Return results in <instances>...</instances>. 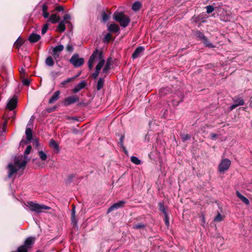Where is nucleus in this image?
Returning a JSON list of instances; mask_svg holds the SVG:
<instances>
[{"mask_svg": "<svg viewBox=\"0 0 252 252\" xmlns=\"http://www.w3.org/2000/svg\"><path fill=\"white\" fill-rule=\"evenodd\" d=\"M96 62L97 63V64L95 67V70L92 74L94 79H96L98 77L99 71L105 63L102 52L99 51L97 49L93 53L88 61V67L90 70L93 68L94 63Z\"/></svg>", "mask_w": 252, "mask_h": 252, "instance_id": "nucleus-1", "label": "nucleus"}, {"mask_svg": "<svg viewBox=\"0 0 252 252\" xmlns=\"http://www.w3.org/2000/svg\"><path fill=\"white\" fill-rule=\"evenodd\" d=\"M26 163L27 161L26 160L20 161L18 158H15L14 164L9 163L8 165V177L9 178H11L12 175L17 172L18 169L25 167Z\"/></svg>", "mask_w": 252, "mask_h": 252, "instance_id": "nucleus-2", "label": "nucleus"}, {"mask_svg": "<svg viewBox=\"0 0 252 252\" xmlns=\"http://www.w3.org/2000/svg\"><path fill=\"white\" fill-rule=\"evenodd\" d=\"M113 18L124 28L127 27L130 22L129 17L122 12H115L113 14Z\"/></svg>", "mask_w": 252, "mask_h": 252, "instance_id": "nucleus-3", "label": "nucleus"}, {"mask_svg": "<svg viewBox=\"0 0 252 252\" xmlns=\"http://www.w3.org/2000/svg\"><path fill=\"white\" fill-rule=\"evenodd\" d=\"M26 206L31 211L36 213L44 212V210H50L51 208L44 204H40L32 201H28Z\"/></svg>", "mask_w": 252, "mask_h": 252, "instance_id": "nucleus-4", "label": "nucleus"}, {"mask_svg": "<svg viewBox=\"0 0 252 252\" xmlns=\"http://www.w3.org/2000/svg\"><path fill=\"white\" fill-rule=\"evenodd\" d=\"M231 165V161L227 158L221 160L219 165L218 170L220 173H223L227 171Z\"/></svg>", "mask_w": 252, "mask_h": 252, "instance_id": "nucleus-5", "label": "nucleus"}, {"mask_svg": "<svg viewBox=\"0 0 252 252\" xmlns=\"http://www.w3.org/2000/svg\"><path fill=\"white\" fill-rule=\"evenodd\" d=\"M70 62L74 65V66L78 67L83 64L84 60L83 58H79L78 55L74 54L70 59Z\"/></svg>", "mask_w": 252, "mask_h": 252, "instance_id": "nucleus-6", "label": "nucleus"}, {"mask_svg": "<svg viewBox=\"0 0 252 252\" xmlns=\"http://www.w3.org/2000/svg\"><path fill=\"white\" fill-rule=\"evenodd\" d=\"M79 101V97L76 95H72L65 98L63 104L67 106Z\"/></svg>", "mask_w": 252, "mask_h": 252, "instance_id": "nucleus-7", "label": "nucleus"}, {"mask_svg": "<svg viewBox=\"0 0 252 252\" xmlns=\"http://www.w3.org/2000/svg\"><path fill=\"white\" fill-rule=\"evenodd\" d=\"M125 203L126 202L123 200L120 201L116 203H114L108 209L107 213H109L114 210L123 207Z\"/></svg>", "mask_w": 252, "mask_h": 252, "instance_id": "nucleus-8", "label": "nucleus"}, {"mask_svg": "<svg viewBox=\"0 0 252 252\" xmlns=\"http://www.w3.org/2000/svg\"><path fill=\"white\" fill-rule=\"evenodd\" d=\"M64 46L63 45H59L53 48L52 50V55L55 58V59H56V58L59 57V53L62 52Z\"/></svg>", "mask_w": 252, "mask_h": 252, "instance_id": "nucleus-9", "label": "nucleus"}, {"mask_svg": "<svg viewBox=\"0 0 252 252\" xmlns=\"http://www.w3.org/2000/svg\"><path fill=\"white\" fill-rule=\"evenodd\" d=\"M17 100L16 98L13 97L8 102L6 107L10 111L13 110L16 107Z\"/></svg>", "mask_w": 252, "mask_h": 252, "instance_id": "nucleus-10", "label": "nucleus"}, {"mask_svg": "<svg viewBox=\"0 0 252 252\" xmlns=\"http://www.w3.org/2000/svg\"><path fill=\"white\" fill-rule=\"evenodd\" d=\"M35 241V238L33 237H28L25 241L24 244L23 245L26 248L30 250L32 248V245L34 244Z\"/></svg>", "mask_w": 252, "mask_h": 252, "instance_id": "nucleus-11", "label": "nucleus"}, {"mask_svg": "<svg viewBox=\"0 0 252 252\" xmlns=\"http://www.w3.org/2000/svg\"><path fill=\"white\" fill-rule=\"evenodd\" d=\"M244 101L242 98H237L234 100V104L230 107V110H232L236 107L243 105Z\"/></svg>", "mask_w": 252, "mask_h": 252, "instance_id": "nucleus-12", "label": "nucleus"}, {"mask_svg": "<svg viewBox=\"0 0 252 252\" xmlns=\"http://www.w3.org/2000/svg\"><path fill=\"white\" fill-rule=\"evenodd\" d=\"M144 51V48L143 47L140 46L137 48L134 51V53H133L132 55V58L133 59L137 58L141 55V54Z\"/></svg>", "mask_w": 252, "mask_h": 252, "instance_id": "nucleus-13", "label": "nucleus"}, {"mask_svg": "<svg viewBox=\"0 0 252 252\" xmlns=\"http://www.w3.org/2000/svg\"><path fill=\"white\" fill-rule=\"evenodd\" d=\"M49 146L53 149L55 152L58 153L60 152L59 144L53 139H51L49 142Z\"/></svg>", "mask_w": 252, "mask_h": 252, "instance_id": "nucleus-14", "label": "nucleus"}, {"mask_svg": "<svg viewBox=\"0 0 252 252\" xmlns=\"http://www.w3.org/2000/svg\"><path fill=\"white\" fill-rule=\"evenodd\" d=\"M86 85V83L83 81L78 84L72 90L73 93H76L80 91L81 89L85 88Z\"/></svg>", "mask_w": 252, "mask_h": 252, "instance_id": "nucleus-15", "label": "nucleus"}, {"mask_svg": "<svg viewBox=\"0 0 252 252\" xmlns=\"http://www.w3.org/2000/svg\"><path fill=\"white\" fill-rule=\"evenodd\" d=\"M26 135L27 139L28 141H31L32 138V132L31 127H30V123L27 125L26 129Z\"/></svg>", "mask_w": 252, "mask_h": 252, "instance_id": "nucleus-16", "label": "nucleus"}, {"mask_svg": "<svg viewBox=\"0 0 252 252\" xmlns=\"http://www.w3.org/2000/svg\"><path fill=\"white\" fill-rule=\"evenodd\" d=\"M108 30L112 32H120V28L116 24H110L108 27Z\"/></svg>", "mask_w": 252, "mask_h": 252, "instance_id": "nucleus-17", "label": "nucleus"}, {"mask_svg": "<svg viewBox=\"0 0 252 252\" xmlns=\"http://www.w3.org/2000/svg\"><path fill=\"white\" fill-rule=\"evenodd\" d=\"M60 91H56L53 95L52 96V97L50 98V99L49 100V103H53L56 100H57L59 97H60Z\"/></svg>", "mask_w": 252, "mask_h": 252, "instance_id": "nucleus-18", "label": "nucleus"}, {"mask_svg": "<svg viewBox=\"0 0 252 252\" xmlns=\"http://www.w3.org/2000/svg\"><path fill=\"white\" fill-rule=\"evenodd\" d=\"M236 195L237 197L245 204L246 205H249L250 203L249 200L246 197L242 195L240 192L238 191H237L236 192Z\"/></svg>", "mask_w": 252, "mask_h": 252, "instance_id": "nucleus-19", "label": "nucleus"}, {"mask_svg": "<svg viewBox=\"0 0 252 252\" xmlns=\"http://www.w3.org/2000/svg\"><path fill=\"white\" fill-rule=\"evenodd\" d=\"M40 38L39 35L35 33H32L30 35L29 40L31 42H35L38 41Z\"/></svg>", "mask_w": 252, "mask_h": 252, "instance_id": "nucleus-20", "label": "nucleus"}, {"mask_svg": "<svg viewBox=\"0 0 252 252\" xmlns=\"http://www.w3.org/2000/svg\"><path fill=\"white\" fill-rule=\"evenodd\" d=\"M171 89L169 87L162 88L159 90V94L160 96H164L169 93Z\"/></svg>", "mask_w": 252, "mask_h": 252, "instance_id": "nucleus-21", "label": "nucleus"}, {"mask_svg": "<svg viewBox=\"0 0 252 252\" xmlns=\"http://www.w3.org/2000/svg\"><path fill=\"white\" fill-rule=\"evenodd\" d=\"M60 20V17L56 14H52L49 18V21L52 23H55L58 22Z\"/></svg>", "mask_w": 252, "mask_h": 252, "instance_id": "nucleus-22", "label": "nucleus"}, {"mask_svg": "<svg viewBox=\"0 0 252 252\" xmlns=\"http://www.w3.org/2000/svg\"><path fill=\"white\" fill-rule=\"evenodd\" d=\"M45 63L48 66H52L54 64V61L51 56L48 57L45 60Z\"/></svg>", "mask_w": 252, "mask_h": 252, "instance_id": "nucleus-23", "label": "nucleus"}, {"mask_svg": "<svg viewBox=\"0 0 252 252\" xmlns=\"http://www.w3.org/2000/svg\"><path fill=\"white\" fill-rule=\"evenodd\" d=\"M141 6V4L139 1H135L134 2L132 5V9L134 11H137L138 10Z\"/></svg>", "mask_w": 252, "mask_h": 252, "instance_id": "nucleus-24", "label": "nucleus"}, {"mask_svg": "<svg viewBox=\"0 0 252 252\" xmlns=\"http://www.w3.org/2000/svg\"><path fill=\"white\" fill-rule=\"evenodd\" d=\"M43 16L45 18H47L49 17V13L47 11V6L45 4H43L42 6Z\"/></svg>", "mask_w": 252, "mask_h": 252, "instance_id": "nucleus-25", "label": "nucleus"}, {"mask_svg": "<svg viewBox=\"0 0 252 252\" xmlns=\"http://www.w3.org/2000/svg\"><path fill=\"white\" fill-rule=\"evenodd\" d=\"M104 80L102 78H100L97 84V90H100L103 87Z\"/></svg>", "mask_w": 252, "mask_h": 252, "instance_id": "nucleus-26", "label": "nucleus"}, {"mask_svg": "<svg viewBox=\"0 0 252 252\" xmlns=\"http://www.w3.org/2000/svg\"><path fill=\"white\" fill-rule=\"evenodd\" d=\"M58 30L61 32H63L65 30V23L63 21H61L58 27Z\"/></svg>", "mask_w": 252, "mask_h": 252, "instance_id": "nucleus-27", "label": "nucleus"}, {"mask_svg": "<svg viewBox=\"0 0 252 252\" xmlns=\"http://www.w3.org/2000/svg\"><path fill=\"white\" fill-rule=\"evenodd\" d=\"M38 153L41 160L45 161L47 159V155L43 151H39Z\"/></svg>", "mask_w": 252, "mask_h": 252, "instance_id": "nucleus-28", "label": "nucleus"}, {"mask_svg": "<svg viewBox=\"0 0 252 252\" xmlns=\"http://www.w3.org/2000/svg\"><path fill=\"white\" fill-rule=\"evenodd\" d=\"M202 40H203V43L206 47H208L209 48H213L215 47L213 45V44H212L211 43H210L209 42V41L207 39V38L206 37L205 38H204V39Z\"/></svg>", "mask_w": 252, "mask_h": 252, "instance_id": "nucleus-29", "label": "nucleus"}, {"mask_svg": "<svg viewBox=\"0 0 252 252\" xmlns=\"http://www.w3.org/2000/svg\"><path fill=\"white\" fill-rule=\"evenodd\" d=\"M183 100V96L181 93L179 94V99H174L173 100V103L174 105H178L179 102H182Z\"/></svg>", "mask_w": 252, "mask_h": 252, "instance_id": "nucleus-30", "label": "nucleus"}, {"mask_svg": "<svg viewBox=\"0 0 252 252\" xmlns=\"http://www.w3.org/2000/svg\"><path fill=\"white\" fill-rule=\"evenodd\" d=\"M130 160L132 163L136 165H139L141 163V161L137 157L134 156H132L131 157Z\"/></svg>", "mask_w": 252, "mask_h": 252, "instance_id": "nucleus-31", "label": "nucleus"}, {"mask_svg": "<svg viewBox=\"0 0 252 252\" xmlns=\"http://www.w3.org/2000/svg\"><path fill=\"white\" fill-rule=\"evenodd\" d=\"M74 79V77H72V78H67L66 80L63 81L60 84V87H64V86L67 84V83H68L70 82H71L73 79Z\"/></svg>", "mask_w": 252, "mask_h": 252, "instance_id": "nucleus-32", "label": "nucleus"}, {"mask_svg": "<svg viewBox=\"0 0 252 252\" xmlns=\"http://www.w3.org/2000/svg\"><path fill=\"white\" fill-rule=\"evenodd\" d=\"M110 68V63H109V61L108 60L106 62V63L105 65L104 66V68H103V72L104 73H106L108 71Z\"/></svg>", "mask_w": 252, "mask_h": 252, "instance_id": "nucleus-33", "label": "nucleus"}, {"mask_svg": "<svg viewBox=\"0 0 252 252\" xmlns=\"http://www.w3.org/2000/svg\"><path fill=\"white\" fill-rule=\"evenodd\" d=\"M145 225L144 224L140 223L134 224L133 226V228L134 229H139L144 228L145 227Z\"/></svg>", "mask_w": 252, "mask_h": 252, "instance_id": "nucleus-34", "label": "nucleus"}, {"mask_svg": "<svg viewBox=\"0 0 252 252\" xmlns=\"http://www.w3.org/2000/svg\"><path fill=\"white\" fill-rule=\"evenodd\" d=\"M29 249L24 246H21L17 249V252H28Z\"/></svg>", "mask_w": 252, "mask_h": 252, "instance_id": "nucleus-35", "label": "nucleus"}, {"mask_svg": "<svg viewBox=\"0 0 252 252\" xmlns=\"http://www.w3.org/2000/svg\"><path fill=\"white\" fill-rule=\"evenodd\" d=\"M159 209L164 215L167 214L164 205L161 203H159Z\"/></svg>", "mask_w": 252, "mask_h": 252, "instance_id": "nucleus-36", "label": "nucleus"}, {"mask_svg": "<svg viewBox=\"0 0 252 252\" xmlns=\"http://www.w3.org/2000/svg\"><path fill=\"white\" fill-rule=\"evenodd\" d=\"M32 149V148L31 145H29L27 146V147L26 148V149L24 152V154H25V157H26V156L29 155L31 153Z\"/></svg>", "mask_w": 252, "mask_h": 252, "instance_id": "nucleus-37", "label": "nucleus"}, {"mask_svg": "<svg viewBox=\"0 0 252 252\" xmlns=\"http://www.w3.org/2000/svg\"><path fill=\"white\" fill-rule=\"evenodd\" d=\"M102 20L104 22H106L109 20V16L105 12H103L102 14Z\"/></svg>", "mask_w": 252, "mask_h": 252, "instance_id": "nucleus-38", "label": "nucleus"}, {"mask_svg": "<svg viewBox=\"0 0 252 252\" xmlns=\"http://www.w3.org/2000/svg\"><path fill=\"white\" fill-rule=\"evenodd\" d=\"M207 13L209 14L212 13L214 10V8L212 5H208L206 6Z\"/></svg>", "mask_w": 252, "mask_h": 252, "instance_id": "nucleus-39", "label": "nucleus"}, {"mask_svg": "<svg viewBox=\"0 0 252 252\" xmlns=\"http://www.w3.org/2000/svg\"><path fill=\"white\" fill-rule=\"evenodd\" d=\"M195 35L197 37L199 38L200 39H202V40H203L204 39V38L205 37V36L204 35L203 33L199 31L197 32H196Z\"/></svg>", "mask_w": 252, "mask_h": 252, "instance_id": "nucleus-40", "label": "nucleus"}, {"mask_svg": "<svg viewBox=\"0 0 252 252\" xmlns=\"http://www.w3.org/2000/svg\"><path fill=\"white\" fill-rule=\"evenodd\" d=\"M112 38V35L110 33H107L105 35L104 38V42H109Z\"/></svg>", "mask_w": 252, "mask_h": 252, "instance_id": "nucleus-41", "label": "nucleus"}, {"mask_svg": "<svg viewBox=\"0 0 252 252\" xmlns=\"http://www.w3.org/2000/svg\"><path fill=\"white\" fill-rule=\"evenodd\" d=\"M75 208L73 207L71 210L72 221L73 223H76V222L75 221Z\"/></svg>", "mask_w": 252, "mask_h": 252, "instance_id": "nucleus-42", "label": "nucleus"}, {"mask_svg": "<svg viewBox=\"0 0 252 252\" xmlns=\"http://www.w3.org/2000/svg\"><path fill=\"white\" fill-rule=\"evenodd\" d=\"M48 29V24H45L43 26V27L42 29L41 33L42 34H44L46 33L47 30Z\"/></svg>", "mask_w": 252, "mask_h": 252, "instance_id": "nucleus-43", "label": "nucleus"}, {"mask_svg": "<svg viewBox=\"0 0 252 252\" xmlns=\"http://www.w3.org/2000/svg\"><path fill=\"white\" fill-rule=\"evenodd\" d=\"M22 44H23V41L22 39H20V38H18L15 43V45L16 46H17V47L21 46Z\"/></svg>", "mask_w": 252, "mask_h": 252, "instance_id": "nucleus-44", "label": "nucleus"}, {"mask_svg": "<svg viewBox=\"0 0 252 252\" xmlns=\"http://www.w3.org/2000/svg\"><path fill=\"white\" fill-rule=\"evenodd\" d=\"M164 220L166 225L168 226L169 225V221L167 214L164 215Z\"/></svg>", "mask_w": 252, "mask_h": 252, "instance_id": "nucleus-45", "label": "nucleus"}, {"mask_svg": "<svg viewBox=\"0 0 252 252\" xmlns=\"http://www.w3.org/2000/svg\"><path fill=\"white\" fill-rule=\"evenodd\" d=\"M222 220H223V218H222V216L220 214H218V215L216 216V217L215 219V220L217 221H221Z\"/></svg>", "mask_w": 252, "mask_h": 252, "instance_id": "nucleus-46", "label": "nucleus"}, {"mask_svg": "<svg viewBox=\"0 0 252 252\" xmlns=\"http://www.w3.org/2000/svg\"><path fill=\"white\" fill-rule=\"evenodd\" d=\"M66 50L68 52H72L73 48L71 44H68L66 47Z\"/></svg>", "mask_w": 252, "mask_h": 252, "instance_id": "nucleus-47", "label": "nucleus"}, {"mask_svg": "<svg viewBox=\"0 0 252 252\" xmlns=\"http://www.w3.org/2000/svg\"><path fill=\"white\" fill-rule=\"evenodd\" d=\"M125 136L124 135H122L120 138V144L121 147H122L124 150H125V148L123 146V140L124 139Z\"/></svg>", "mask_w": 252, "mask_h": 252, "instance_id": "nucleus-48", "label": "nucleus"}, {"mask_svg": "<svg viewBox=\"0 0 252 252\" xmlns=\"http://www.w3.org/2000/svg\"><path fill=\"white\" fill-rule=\"evenodd\" d=\"M189 138L190 136L188 134H185L182 136V139L184 141L189 140Z\"/></svg>", "mask_w": 252, "mask_h": 252, "instance_id": "nucleus-49", "label": "nucleus"}, {"mask_svg": "<svg viewBox=\"0 0 252 252\" xmlns=\"http://www.w3.org/2000/svg\"><path fill=\"white\" fill-rule=\"evenodd\" d=\"M23 83L25 85L29 86L30 84V81L28 79H24L23 81Z\"/></svg>", "mask_w": 252, "mask_h": 252, "instance_id": "nucleus-50", "label": "nucleus"}, {"mask_svg": "<svg viewBox=\"0 0 252 252\" xmlns=\"http://www.w3.org/2000/svg\"><path fill=\"white\" fill-rule=\"evenodd\" d=\"M70 19V16L68 14H65L63 17V21Z\"/></svg>", "mask_w": 252, "mask_h": 252, "instance_id": "nucleus-51", "label": "nucleus"}, {"mask_svg": "<svg viewBox=\"0 0 252 252\" xmlns=\"http://www.w3.org/2000/svg\"><path fill=\"white\" fill-rule=\"evenodd\" d=\"M56 10L58 11H63V7L62 6H57L56 8Z\"/></svg>", "mask_w": 252, "mask_h": 252, "instance_id": "nucleus-52", "label": "nucleus"}, {"mask_svg": "<svg viewBox=\"0 0 252 252\" xmlns=\"http://www.w3.org/2000/svg\"><path fill=\"white\" fill-rule=\"evenodd\" d=\"M210 136H211V138L212 139H215L217 137V135L216 134H215V133H211L210 134Z\"/></svg>", "mask_w": 252, "mask_h": 252, "instance_id": "nucleus-53", "label": "nucleus"}, {"mask_svg": "<svg viewBox=\"0 0 252 252\" xmlns=\"http://www.w3.org/2000/svg\"><path fill=\"white\" fill-rule=\"evenodd\" d=\"M24 69L23 68H21L20 70V73L21 74H24Z\"/></svg>", "mask_w": 252, "mask_h": 252, "instance_id": "nucleus-54", "label": "nucleus"}, {"mask_svg": "<svg viewBox=\"0 0 252 252\" xmlns=\"http://www.w3.org/2000/svg\"><path fill=\"white\" fill-rule=\"evenodd\" d=\"M34 143H35V145L36 146H38V145H39V142L37 140H35L34 141Z\"/></svg>", "mask_w": 252, "mask_h": 252, "instance_id": "nucleus-55", "label": "nucleus"}, {"mask_svg": "<svg viewBox=\"0 0 252 252\" xmlns=\"http://www.w3.org/2000/svg\"><path fill=\"white\" fill-rule=\"evenodd\" d=\"M6 130V126H3L2 127V130L3 131H5Z\"/></svg>", "mask_w": 252, "mask_h": 252, "instance_id": "nucleus-56", "label": "nucleus"}, {"mask_svg": "<svg viewBox=\"0 0 252 252\" xmlns=\"http://www.w3.org/2000/svg\"><path fill=\"white\" fill-rule=\"evenodd\" d=\"M229 18H230V15H228V17H227L226 18V20H229Z\"/></svg>", "mask_w": 252, "mask_h": 252, "instance_id": "nucleus-57", "label": "nucleus"}]
</instances>
